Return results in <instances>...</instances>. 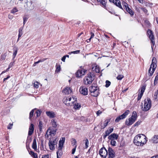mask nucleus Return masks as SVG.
Masks as SVG:
<instances>
[{"mask_svg": "<svg viewBox=\"0 0 158 158\" xmlns=\"http://www.w3.org/2000/svg\"><path fill=\"white\" fill-rule=\"evenodd\" d=\"M134 119L130 117L128 120L127 119L125 121V124L127 126H130L132 125L136 121Z\"/></svg>", "mask_w": 158, "mask_h": 158, "instance_id": "f8f14e48", "label": "nucleus"}, {"mask_svg": "<svg viewBox=\"0 0 158 158\" xmlns=\"http://www.w3.org/2000/svg\"><path fill=\"white\" fill-rule=\"evenodd\" d=\"M23 29V28L22 27H20L19 28V35H18V38L17 40V41H18L19 40V38L23 34L22 30Z\"/></svg>", "mask_w": 158, "mask_h": 158, "instance_id": "4be33fe9", "label": "nucleus"}, {"mask_svg": "<svg viewBox=\"0 0 158 158\" xmlns=\"http://www.w3.org/2000/svg\"><path fill=\"white\" fill-rule=\"evenodd\" d=\"M149 37L150 40H151V41L152 40L153 41L154 40V38L153 34L151 35H150Z\"/></svg>", "mask_w": 158, "mask_h": 158, "instance_id": "09e8293b", "label": "nucleus"}, {"mask_svg": "<svg viewBox=\"0 0 158 158\" xmlns=\"http://www.w3.org/2000/svg\"><path fill=\"white\" fill-rule=\"evenodd\" d=\"M32 148H37L36 140L35 139H33L32 145Z\"/></svg>", "mask_w": 158, "mask_h": 158, "instance_id": "7c9ffc66", "label": "nucleus"}, {"mask_svg": "<svg viewBox=\"0 0 158 158\" xmlns=\"http://www.w3.org/2000/svg\"><path fill=\"white\" fill-rule=\"evenodd\" d=\"M150 141L152 143H158V135H156L154 136L153 138H152Z\"/></svg>", "mask_w": 158, "mask_h": 158, "instance_id": "f3484780", "label": "nucleus"}, {"mask_svg": "<svg viewBox=\"0 0 158 158\" xmlns=\"http://www.w3.org/2000/svg\"><path fill=\"white\" fill-rule=\"evenodd\" d=\"M57 155H59L60 156H61L62 154V149H59L56 152Z\"/></svg>", "mask_w": 158, "mask_h": 158, "instance_id": "72a5a7b5", "label": "nucleus"}, {"mask_svg": "<svg viewBox=\"0 0 158 158\" xmlns=\"http://www.w3.org/2000/svg\"><path fill=\"white\" fill-rule=\"evenodd\" d=\"M91 36H90L91 38H93L94 36V34L93 33L91 32Z\"/></svg>", "mask_w": 158, "mask_h": 158, "instance_id": "774afa93", "label": "nucleus"}, {"mask_svg": "<svg viewBox=\"0 0 158 158\" xmlns=\"http://www.w3.org/2000/svg\"><path fill=\"white\" fill-rule=\"evenodd\" d=\"M29 154L34 158H38L36 154L33 152L28 150Z\"/></svg>", "mask_w": 158, "mask_h": 158, "instance_id": "b1692460", "label": "nucleus"}, {"mask_svg": "<svg viewBox=\"0 0 158 158\" xmlns=\"http://www.w3.org/2000/svg\"><path fill=\"white\" fill-rule=\"evenodd\" d=\"M147 33L149 35H151V34H153L152 31H151L150 30H148V31H147Z\"/></svg>", "mask_w": 158, "mask_h": 158, "instance_id": "4d7b16f0", "label": "nucleus"}, {"mask_svg": "<svg viewBox=\"0 0 158 158\" xmlns=\"http://www.w3.org/2000/svg\"><path fill=\"white\" fill-rule=\"evenodd\" d=\"M39 63L40 62H39V60L38 61H37V62H35L34 63L33 65V66H35L36 65V64H38V63Z\"/></svg>", "mask_w": 158, "mask_h": 158, "instance_id": "338daca9", "label": "nucleus"}, {"mask_svg": "<svg viewBox=\"0 0 158 158\" xmlns=\"http://www.w3.org/2000/svg\"><path fill=\"white\" fill-rule=\"evenodd\" d=\"M141 9L142 10L146 13L148 12L147 10L145 8H143Z\"/></svg>", "mask_w": 158, "mask_h": 158, "instance_id": "bf43d9fd", "label": "nucleus"}, {"mask_svg": "<svg viewBox=\"0 0 158 158\" xmlns=\"http://www.w3.org/2000/svg\"><path fill=\"white\" fill-rule=\"evenodd\" d=\"M38 82L37 81L35 82L34 83V87L36 88H38L39 87Z\"/></svg>", "mask_w": 158, "mask_h": 158, "instance_id": "603ef678", "label": "nucleus"}, {"mask_svg": "<svg viewBox=\"0 0 158 158\" xmlns=\"http://www.w3.org/2000/svg\"><path fill=\"white\" fill-rule=\"evenodd\" d=\"M143 102L144 106L143 107H142V110L144 111L149 110L151 106L152 103L150 99L147 98L144 100Z\"/></svg>", "mask_w": 158, "mask_h": 158, "instance_id": "7ed1b4c3", "label": "nucleus"}, {"mask_svg": "<svg viewBox=\"0 0 158 158\" xmlns=\"http://www.w3.org/2000/svg\"><path fill=\"white\" fill-rule=\"evenodd\" d=\"M77 98H75V100H74V98H73L72 102H70L72 100L71 98L67 97L65 99L64 98L63 100L64 101V103H66L65 104H68L69 106H72V104H73L74 102L77 101Z\"/></svg>", "mask_w": 158, "mask_h": 158, "instance_id": "6e6552de", "label": "nucleus"}, {"mask_svg": "<svg viewBox=\"0 0 158 158\" xmlns=\"http://www.w3.org/2000/svg\"><path fill=\"white\" fill-rule=\"evenodd\" d=\"M80 52V50H76V51H73V52H69L68 54L70 55L72 53H73V54H78Z\"/></svg>", "mask_w": 158, "mask_h": 158, "instance_id": "37998d69", "label": "nucleus"}, {"mask_svg": "<svg viewBox=\"0 0 158 158\" xmlns=\"http://www.w3.org/2000/svg\"><path fill=\"white\" fill-rule=\"evenodd\" d=\"M112 149H108L109 151V158H113L114 156V152L112 150Z\"/></svg>", "mask_w": 158, "mask_h": 158, "instance_id": "aec40b11", "label": "nucleus"}, {"mask_svg": "<svg viewBox=\"0 0 158 158\" xmlns=\"http://www.w3.org/2000/svg\"><path fill=\"white\" fill-rule=\"evenodd\" d=\"M52 127L54 128H56L57 126V124L55 121L54 120H52Z\"/></svg>", "mask_w": 158, "mask_h": 158, "instance_id": "c9c22d12", "label": "nucleus"}, {"mask_svg": "<svg viewBox=\"0 0 158 158\" xmlns=\"http://www.w3.org/2000/svg\"><path fill=\"white\" fill-rule=\"evenodd\" d=\"M46 114L50 118H52L55 117V114L54 112L50 111H46Z\"/></svg>", "mask_w": 158, "mask_h": 158, "instance_id": "6ab92c4d", "label": "nucleus"}, {"mask_svg": "<svg viewBox=\"0 0 158 158\" xmlns=\"http://www.w3.org/2000/svg\"><path fill=\"white\" fill-rule=\"evenodd\" d=\"M99 154L102 157L105 158L107 154V150L106 149H100Z\"/></svg>", "mask_w": 158, "mask_h": 158, "instance_id": "9b49d317", "label": "nucleus"}, {"mask_svg": "<svg viewBox=\"0 0 158 158\" xmlns=\"http://www.w3.org/2000/svg\"><path fill=\"white\" fill-rule=\"evenodd\" d=\"M94 70L96 73H99L100 72L99 67L98 65L96 66Z\"/></svg>", "mask_w": 158, "mask_h": 158, "instance_id": "c03bdc74", "label": "nucleus"}, {"mask_svg": "<svg viewBox=\"0 0 158 158\" xmlns=\"http://www.w3.org/2000/svg\"><path fill=\"white\" fill-rule=\"evenodd\" d=\"M153 98L155 99H158V90L155 92Z\"/></svg>", "mask_w": 158, "mask_h": 158, "instance_id": "4c0bfd02", "label": "nucleus"}, {"mask_svg": "<svg viewBox=\"0 0 158 158\" xmlns=\"http://www.w3.org/2000/svg\"><path fill=\"white\" fill-rule=\"evenodd\" d=\"M18 11V10L16 8H14L11 11V12L12 13H15Z\"/></svg>", "mask_w": 158, "mask_h": 158, "instance_id": "8fccbe9b", "label": "nucleus"}, {"mask_svg": "<svg viewBox=\"0 0 158 158\" xmlns=\"http://www.w3.org/2000/svg\"><path fill=\"white\" fill-rule=\"evenodd\" d=\"M118 137V135L115 133L112 134L111 135L108 137V139L110 140L117 139Z\"/></svg>", "mask_w": 158, "mask_h": 158, "instance_id": "4468645a", "label": "nucleus"}, {"mask_svg": "<svg viewBox=\"0 0 158 158\" xmlns=\"http://www.w3.org/2000/svg\"><path fill=\"white\" fill-rule=\"evenodd\" d=\"M78 70L75 73L76 76L77 77H80L85 75L86 70L85 69Z\"/></svg>", "mask_w": 158, "mask_h": 158, "instance_id": "9d476101", "label": "nucleus"}, {"mask_svg": "<svg viewBox=\"0 0 158 158\" xmlns=\"http://www.w3.org/2000/svg\"><path fill=\"white\" fill-rule=\"evenodd\" d=\"M114 130V128H110L109 130H108L107 131H105V134H107L108 135H109Z\"/></svg>", "mask_w": 158, "mask_h": 158, "instance_id": "c85d7f7f", "label": "nucleus"}, {"mask_svg": "<svg viewBox=\"0 0 158 158\" xmlns=\"http://www.w3.org/2000/svg\"><path fill=\"white\" fill-rule=\"evenodd\" d=\"M110 140V144L113 146H115L116 143V141L114 140V139H112Z\"/></svg>", "mask_w": 158, "mask_h": 158, "instance_id": "a18cd8bd", "label": "nucleus"}, {"mask_svg": "<svg viewBox=\"0 0 158 158\" xmlns=\"http://www.w3.org/2000/svg\"><path fill=\"white\" fill-rule=\"evenodd\" d=\"M56 68L55 72H56L57 73V72H59L60 69V66L59 64H57L56 65Z\"/></svg>", "mask_w": 158, "mask_h": 158, "instance_id": "2f4dec72", "label": "nucleus"}, {"mask_svg": "<svg viewBox=\"0 0 158 158\" xmlns=\"http://www.w3.org/2000/svg\"><path fill=\"white\" fill-rule=\"evenodd\" d=\"M124 77L123 75H119L117 76V77H116L117 79L118 80H121Z\"/></svg>", "mask_w": 158, "mask_h": 158, "instance_id": "e433bc0d", "label": "nucleus"}, {"mask_svg": "<svg viewBox=\"0 0 158 158\" xmlns=\"http://www.w3.org/2000/svg\"><path fill=\"white\" fill-rule=\"evenodd\" d=\"M158 80V73H157L155 77V79L154 81V84H155L156 82H157Z\"/></svg>", "mask_w": 158, "mask_h": 158, "instance_id": "864d4df0", "label": "nucleus"}, {"mask_svg": "<svg viewBox=\"0 0 158 158\" xmlns=\"http://www.w3.org/2000/svg\"><path fill=\"white\" fill-rule=\"evenodd\" d=\"M99 88L97 86H91L89 89V91L90 92L91 95V93L94 92H95V91L98 89Z\"/></svg>", "mask_w": 158, "mask_h": 158, "instance_id": "a211bd4d", "label": "nucleus"}, {"mask_svg": "<svg viewBox=\"0 0 158 158\" xmlns=\"http://www.w3.org/2000/svg\"><path fill=\"white\" fill-rule=\"evenodd\" d=\"M72 144L73 147V148H76L77 147V145H76L77 141L76 139L74 138H72L71 139Z\"/></svg>", "mask_w": 158, "mask_h": 158, "instance_id": "a878e982", "label": "nucleus"}, {"mask_svg": "<svg viewBox=\"0 0 158 158\" xmlns=\"http://www.w3.org/2000/svg\"><path fill=\"white\" fill-rule=\"evenodd\" d=\"M41 112V111L40 110H38L36 111V113L37 117H38L40 115Z\"/></svg>", "mask_w": 158, "mask_h": 158, "instance_id": "de8ad7c7", "label": "nucleus"}, {"mask_svg": "<svg viewBox=\"0 0 158 158\" xmlns=\"http://www.w3.org/2000/svg\"><path fill=\"white\" fill-rule=\"evenodd\" d=\"M42 158H49L48 155H44Z\"/></svg>", "mask_w": 158, "mask_h": 158, "instance_id": "680f3d73", "label": "nucleus"}, {"mask_svg": "<svg viewBox=\"0 0 158 158\" xmlns=\"http://www.w3.org/2000/svg\"><path fill=\"white\" fill-rule=\"evenodd\" d=\"M47 59V58H43L42 59L39 60V61L40 63L46 60Z\"/></svg>", "mask_w": 158, "mask_h": 158, "instance_id": "13d9d810", "label": "nucleus"}, {"mask_svg": "<svg viewBox=\"0 0 158 158\" xmlns=\"http://www.w3.org/2000/svg\"><path fill=\"white\" fill-rule=\"evenodd\" d=\"M73 108L75 110H78L81 107V105L78 103H75L73 105Z\"/></svg>", "mask_w": 158, "mask_h": 158, "instance_id": "bb28decb", "label": "nucleus"}, {"mask_svg": "<svg viewBox=\"0 0 158 158\" xmlns=\"http://www.w3.org/2000/svg\"><path fill=\"white\" fill-rule=\"evenodd\" d=\"M28 19V18H27V17H23V25H24L25 24V23L26 22H27V21Z\"/></svg>", "mask_w": 158, "mask_h": 158, "instance_id": "6e6d98bb", "label": "nucleus"}, {"mask_svg": "<svg viewBox=\"0 0 158 158\" xmlns=\"http://www.w3.org/2000/svg\"><path fill=\"white\" fill-rule=\"evenodd\" d=\"M102 113V112L100 110L98 111L96 113L97 116H98L100 114Z\"/></svg>", "mask_w": 158, "mask_h": 158, "instance_id": "0e129e2a", "label": "nucleus"}, {"mask_svg": "<svg viewBox=\"0 0 158 158\" xmlns=\"http://www.w3.org/2000/svg\"><path fill=\"white\" fill-rule=\"evenodd\" d=\"M10 76L9 75H8L7 77H6V78H5L4 79H3V81H5L6 80H7L8 79H9V78H10Z\"/></svg>", "mask_w": 158, "mask_h": 158, "instance_id": "052dcab7", "label": "nucleus"}, {"mask_svg": "<svg viewBox=\"0 0 158 158\" xmlns=\"http://www.w3.org/2000/svg\"><path fill=\"white\" fill-rule=\"evenodd\" d=\"M79 92L82 95H86L88 94V89L84 86H81L80 88Z\"/></svg>", "mask_w": 158, "mask_h": 158, "instance_id": "1a4fd4ad", "label": "nucleus"}, {"mask_svg": "<svg viewBox=\"0 0 158 158\" xmlns=\"http://www.w3.org/2000/svg\"><path fill=\"white\" fill-rule=\"evenodd\" d=\"M49 130H50L49 135H53V136H54L56 134V131H57V129H54H54L52 130L51 128H49L48 129L47 131H48Z\"/></svg>", "mask_w": 158, "mask_h": 158, "instance_id": "412c9836", "label": "nucleus"}, {"mask_svg": "<svg viewBox=\"0 0 158 158\" xmlns=\"http://www.w3.org/2000/svg\"><path fill=\"white\" fill-rule=\"evenodd\" d=\"M146 85L144 84L142 87L140 91V93L143 94L144 92L146 87Z\"/></svg>", "mask_w": 158, "mask_h": 158, "instance_id": "c756f323", "label": "nucleus"}, {"mask_svg": "<svg viewBox=\"0 0 158 158\" xmlns=\"http://www.w3.org/2000/svg\"><path fill=\"white\" fill-rule=\"evenodd\" d=\"M94 76L91 73H88L87 77L84 79L85 84L86 85L91 84L94 80Z\"/></svg>", "mask_w": 158, "mask_h": 158, "instance_id": "20e7f679", "label": "nucleus"}, {"mask_svg": "<svg viewBox=\"0 0 158 158\" xmlns=\"http://www.w3.org/2000/svg\"><path fill=\"white\" fill-rule=\"evenodd\" d=\"M14 62H11V63L10 64H9V68H11V67H12V66H13V65H14Z\"/></svg>", "mask_w": 158, "mask_h": 158, "instance_id": "e2e57ef3", "label": "nucleus"}, {"mask_svg": "<svg viewBox=\"0 0 158 158\" xmlns=\"http://www.w3.org/2000/svg\"><path fill=\"white\" fill-rule=\"evenodd\" d=\"M129 112L130 111L129 110H126L122 114L117 117L115 120V122L116 123H118L120 120L125 118L126 116L128 115Z\"/></svg>", "mask_w": 158, "mask_h": 158, "instance_id": "39448f33", "label": "nucleus"}, {"mask_svg": "<svg viewBox=\"0 0 158 158\" xmlns=\"http://www.w3.org/2000/svg\"><path fill=\"white\" fill-rule=\"evenodd\" d=\"M110 119H111L110 118V119H107L105 121H107V122L105 123H104L103 128H105L108 125L110 121Z\"/></svg>", "mask_w": 158, "mask_h": 158, "instance_id": "58836bf2", "label": "nucleus"}, {"mask_svg": "<svg viewBox=\"0 0 158 158\" xmlns=\"http://www.w3.org/2000/svg\"><path fill=\"white\" fill-rule=\"evenodd\" d=\"M143 95V94H141L140 93V94H139L138 95V96L137 97V100L138 101L141 98L142 96Z\"/></svg>", "mask_w": 158, "mask_h": 158, "instance_id": "3c124183", "label": "nucleus"}, {"mask_svg": "<svg viewBox=\"0 0 158 158\" xmlns=\"http://www.w3.org/2000/svg\"><path fill=\"white\" fill-rule=\"evenodd\" d=\"M57 141L58 139L57 138H53L52 139H50L49 140L48 143L49 148H55V145H56V146H57L56 144Z\"/></svg>", "mask_w": 158, "mask_h": 158, "instance_id": "0eeeda50", "label": "nucleus"}, {"mask_svg": "<svg viewBox=\"0 0 158 158\" xmlns=\"http://www.w3.org/2000/svg\"><path fill=\"white\" fill-rule=\"evenodd\" d=\"M105 86L106 87H108L110 85V82L108 80H106V81Z\"/></svg>", "mask_w": 158, "mask_h": 158, "instance_id": "49530a36", "label": "nucleus"}, {"mask_svg": "<svg viewBox=\"0 0 158 158\" xmlns=\"http://www.w3.org/2000/svg\"><path fill=\"white\" fill-rule=\"evenodd\" d=\"M106 0H97V1L100 2L101 4L104 7H105L106 6Z\"/></svg>", "mask_w": 158, "mask_h": 158, "instance_id": "cd10ccee", "label": "nucleus"}, {"mask_svg": "<svg viewBox=\"0 0 158 158\" xmlns=\"http://www.w3.org/2000/svg\"><path fill=\"white\" fill-rule=\"evenodd\" d=\"M34 112V110H32L30 112V113L29 118L30 120L31 119V118L33 117V115Z\"/></svg>", "mask_w": 158, "mask_h": 158, "instance_id": "79ce46f5", "label": "nucleus"}, {"mask_svg": "<svg viewBox=\"0 0 158 158\" xmlns=\"http://www.w3.org/2000/svg\"><path fill=\"white\" fill-rule=\"evenodd\" d=\"M99 94V89H98L96 90L95 92L92 93H91V96L94 97H96Z\"/></svg>", "mask_w": 158, "mask_h": 158, "instance_id": "393cba45", "label": "nucleus"}, {"mask_svg": "<svg viewBox=\"0 0 158 158\" xmlns=\"http://www.w3.org/2000/svg\"><path fill=\"white\" fill-rule=\"evenodd\" d=\"M66 58V56H64L61 58V60L65 62Z\"/></svg>", "mask_w": 158, "mask_h": 158, "instance_id": "69168bd1", "label": "nucleus"}, {"mask_svg": "<svg viewBox=\"0 0 158 158\" xmlns=\"http://www.w3.org/2000/svg\"><path fill=\"white\" fill-rule=\"evenodd\" d=\"M157 60L155 57H153L152 60V62L150 65V68H152V70L151 71V75H152L153 74L156 68V67Z\"/></svg>", "mask_w": 158, "mask_h": 158, "instance_id": "423d86ee", "label": "nucleus"}, {"mask_svg": "<svg viewBox=\"0 0 158 158\" xmlns=\"http://www.w3.org/2000/svg\"><path fill=\"white\" fill-rule=\"evenodd\" d=\"M72 92L71 89L69 87H67L64 89L62 91V92L66 94H68Z\"/></svg>", "mask_w": 158, "mask_h": 158, "instance_id": "dca6fc26", "label": "nucleus"}, {"mask_svg": "<svg viewBox=\"0 0 158 158\" xmlns=\"http://www.w3.org/2000/svg\"><path fill=\"white\" fill-rule=\"evenodd\" d=\"M151 43H152L151 47H152V49L153 50V47L155 46V40H154L153 41V40L151 41Z\"/></svg>", "mask_w": 158, "mask_h": 158, "instance_id": "5fc2aeb1", "label": "nucleus"}, {"mask_svg": "<svg viewBox=\"0 0 158 158\" xmlns=\"http://www.w3.org/2000/svg\"><path fill=\"white\" fill-rule=\"evenodd\" d=\"M85 141V144L86 148H87L89 147V140L87 139H86L85 140H84Z\"/></svg>", "mask_w": 158, "mask_h": 158, "instance_id": "ea45409f", "label": "nucleus"}, {"mask_svg": "<svg viewBox=\"0 0 158 158\" xmlns=\"http://www.w3.org/2000/svg\"><path fill=\"white\" fill-rule=\"evenodd\" d=\"M142 122L141 121L139 120L137 121L135 124H134L133 126V127H135L136 126H138Z\"/></svg>", "mask_w": 158, "mask_h": 158, "instance_id": "a19ab883", "label": "nucleus"}, {"mask_svg": "<svg viewBox=\"0 0 158 158\" xmlns=\"http://www.w3.org/2000/svg\"><path fill=\"white\" fill-rule=\"evenodd\" d=\"M110 2L113 3L117 6L120 8L124 10L125 9L127 12L129 13L131 16H133L134 14V11L130 9L128 6V4L124 1H123L122 4L123 7V8L122 7L121 5V3L119 0H109Z\"/></svg>", "mask_w": 158, "mask_h": 158, "instance_id": "f257e3e1", "label": "nucleus"}, {"mask_svg": "<svg viewBox=\"0 0 158 158\" xmlns=\"http://www.w3.org/2000/svg\"><path fill=\"white\" fill-rule=\"evenodd\" d=\"M138 117V116L137 115V113L136 111H133L132 113V114L131 117V118L134 119L135 120H136L137 119V118Z\"/></svg>", "mask_w": 158, "mask_h": 158, "instance_id": "5701e85b", "label": "nucleus"}, {"mask_svg": "<svg viewBox=\"0 0 158 158\" xmlns=\"http://www.w3.org/2000/svg\"><path fill=\"white\" fill-rule=\"evenodd\" d=\"M34 126L33 123H31L29 128L28 135H31L33 134L34 131Z\"/></svg>", "mask_w": 158, "mask_h": 158, "instance_id": "ddd939ff", "label": "nucleus"}, {"mask_svg": "<svg viewBox=\"0 0 158 158\" xmlns=\"http://www.w3.org/2000/svg\"><path fill=\"white\" fill-rule=\"evenodd\" d=\"M147 137L143 134L138 135L134 138V143L137 146H143L147 142Z\"/></svg>", "mask_w": 158, "mask_h": 158, "instance_id": "f03ea898", "label": "nucleus"}, {"mask_svg": "<svg viewBox=\"0 0 158 158\" xmlns=\"http://www.w3.org/2000/svg\"><path fill=\"white\" fill-rule=\"evenodd\" d=\"M65 137H62L59 141V148H62L63 147L65 141Z\"/></svg>", "mask_w": 158, "mask_h": 158, "instance_id": "2eb2a0df", "label": "nucleus"}, {"mask_svg": "<svg viewBox=\"0 0 158 158\" xmlns=\"http://www.w3.org/2000/svg\"><path fill=\"white\" fill-rule=\"evenodd\" d=\"M42 126H43L42 122L41 121H40L39 122L38 127H39V131L40 132H41L42 131Z\"/></svg>", "mask_w": 158, "mask_h": 158, "instance_id": "473e14b6", "label": "nucleus"}, {"mask_svg": "<svg viewBox=\"0 0 158 158\" xmlns=\"http://www.w3.org/2000/svg\"><path fill=\"white\" fill-rule=\"evenodd\" d=\"M15 51L13 54V59H14L16 56L18 52V48H15V50L14 49Z\"/></svg>", "mask_w": 158, "mask_h": 158, "instance_id": "f704fd0d", "label": "nucleus"}]
</instances>
